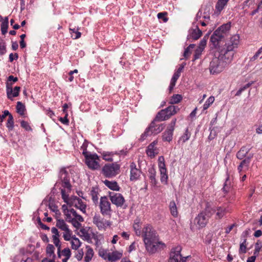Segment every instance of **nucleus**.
Instances as JSON below:
<instances>
[{"label":"nucleus","instance_id":"20","mask_svg":"<svg viewBox=\"0 0 262 262\" xmlns=\"http://www.w3.org/2000/svg\"><path fill=\"white\" fill-rule=\"evenodd\" d=\"M199 19L210 21L209 9L206 8L203 12L201 10H200L197 13L195 17L196 20H199Z\"/></svg>","mask_w":262,"mask_h":262},{"label":"nucleus","instance_id":"40","mask_svg":"<svg viewBox=\"0 0 262 262\" xmlns=\"http://www.w3.org/2000/svg\"><path fill=\"white\" fill-rule=\"evenodd\" d=\"M9 130H12L14 128V119L12 115H10L6 124Z\"/></svg>","mask_w":262,"mask_h":262},{"label":"nucleus","instance_id":"23","mask_svg":"<svg viewBox=\"0 0 262 262\" xmlns=\"http://www.w3.org/2000/svg\"><path fill=\"white\" fill-rule=\"evenodd\" d=\"M104 184L108 187L110 189L114 191H119L120 190V187L118 185V183L116 181H110L105 180L103 181Z\"/></svg>","mask_w":262,"mask_h":262},{"label":"nucleus","instance_id":"44","mask_svg":"<svg viewBox=\"0 0 262 262\" xmlns=\"http://www.w3.org/2000/svg\"><path fill=\"white\" fill-rule=\"evenodd\" d=\"M231 182L229 180V177L227 176L225 182L223 190L224 192H227L230 188Z\"/></svg>","mask_w":262,"mask_h":262},{"label":"nucleus","instance_id":"61","mask_svg":"<svg viewBox=\"0 0 262 262\" xmlns=\"http://www.w3.org/2000/svg\"><path fill=\"white\" fill-rule=\"evenodd\" d=\"M10 115H12L8 111L5 110L4 112V114L0 117L1 122H2L3 120L6 117V116H8V118L10 117Z\"/></svg>","mask_w":262,"mask_h":262},{"label":"nucleus","instance_id":"59","mask_svg":"<svg viewBox=\"0 0 262 262\" xmlns=\"http://www.w3.org/2000/svg\"><path fill=\"white\" fill-rule=\"evenodd\" d=\"M49 206L50 209L53 212L57 213V212L59 211V210L57 209V206L55 204H54L53 203H50Z\"/></svg>","mask_w":262,"mask_h":262},{"label":"nucleus","instance_id":"5","mask_svg":"<svg viewBox=\"0 0 262 262\" xmlns=\"http://www.w3.org/2000/svg\"><path fill=\"white\" fill-rule=\"evenodd\" d=\"M17 80L18 78L16 77H14L12 75H10L8 77V82L6 83V91L7 97L9 99L12 100L13 97H17L19 95L20 88L16 86L13 89V83L11 82L12 81L13 82H15L17 81Z\"/></svg>","mask_w":262,"mask_h":262},{"label":"nucleus","instance_id":"1","mask_svg":"<svg viewBox=\"0 0 262 262\" xmlns=\"http://www.w3.org/2000/svg\"><path fill=\"white\" fill-rule=\"evenodd\" d=\"M239 39L238 35H233L223 47L217 48L214 57L210 62L209 69L211 74L221 73L231 62L234 54V50L237 48Z\"/></svg>","mask_w":262,"mask_h":262},{"label":"nucleus","instance_id":"14","mask_svg":"<svg viewBox=\"0 0 262 262\" xmlns=\"http://www.w3.org/2000/svg\"><path fill=\"white\" fill-rule=\"evenodd\" d=\"M109 198L111 202L117 207H123L125 203V199L121 193L110 192Z\"/></svg>","mask_w":262,"mask_h":262},{"label":"nucleus","instance_id":"12","mask_svg":"<svg viewBox=\"0 0 262 262\" xmlns=\"http://www.w3.org/2000/svg\"><path fill=\"white\" fill-rule=\"evenodd\" d=\"M182 248L180 246H178L172 249L169 262H185L186 257H182L181 254Z\"/></svg>","mask_w":262,"mask_h":262},{"label":"nucleus","instance_id":"42","mask_svg":"<svg viewBox=\"0 0 262 262\" xmlns=\"http://www.w3.org/2000/svg\"><path fill=\"white\" fill-rule=\"evenodd\" d=\"M61 197L63 200L64 202L67 203V205H69L70 203L71 198H69L68 194H66V190L63 189L61 190Z\"/></svg>","mask_w":262,"mask_h":262},{"label":"nucleus","instance_id":"41","mask_svg":"<svg viewBox=\"0 0 262 262\" xmlns=\"http://www.w3.org/2000/svg\"><path fill=\"white\" fill-rule=\"evenodd\" d=\"M215 98L213 96L209 97L205 102L203 106V110H206L214 101Z\"/></svg>","mask_w":262,"mask_h":262},{"label":"nucleus","instance_id":"21","mask_svg":"<svg viewBox=\"0 0 262 262\" xmlns=\"http://www.w3.org/2000/svg\"><path fill=\"white\" fill-rule=\"evenodd\" d=\"M251 148L248 146H244L236 154V157L239 160L244 159L249 152Z\"/></svg>","mask_w":262,"mask_h":262},{"label":"nucleus","instance_id":"13","mask_svg":"<svg viewBox=\"0 0 262 262\" xmlns=\"http://www.w3.org/2000/svg\"><path fill=\"white\" fill-rule=\"evenodd\" d=\"M176 119L172 120L166 130L163 133L162 139L164 141L170 142L172 139L173 132L176 123Z\"/></svg>","mask_w":262,"mask_h":262},{"label":"nucleus","instance_id":"36","mask_svg":"<svg viewBox=\"0 0 262 262\" xmlns=\"http://www.w3.org/2000/svg\"><path fill=\"white\" fill-rule=\"evenodd\" d=\"M56 226L63 231L68 230V226L66 224L63 220H58L56 222Z\"/></svg>","mask_w":262,"mask_h":262},{"label":"nucleus","instance_id":"25","mask_svg":"<svg viewBox=\"0 0 262 262\" xmlns=\"http://www.w3.org/2000/svg\"><path fill=\"white\" fill-rule=\"evenodd\" d=\"M160 171V180L162 183L166 184L168 180V175L166 167L159 168Z\"/></svg>","mask_w":262,"mask_h":262},{"label":"nucleus","instance_id":"15","mask_svg":"<svg viewBox=\"0 0 262 262\" xmlns=\"http://www.w3.org/2000/svg\"><path fill=\"white\" fill-rule=\"evenodd\" d=\"M59 177L62 183V186L71 190V185L70 183V176L68 171L64 168H62L60 170Z\"/></svg>","mask_w":262,"mask_h":262},{"label":"nucleus","instance_id":"47","mask_svg":"<svg viewBox=\"0 0 262 262\" xmlns=\"http://www.w3.org/2000/svg\"><path fill=\"white\" fill-rule=\"evenodd\" d=\"M195 46L194 44H190L185 50L184 53V56L185 58H188L190 54V49H193Z\"/></svg>","mask_w":262,"mask_h":262},{"label":"nucleus","instance_id":"48","mask_svg":"<svg viewBox=\"0 0 262 262\" xmlns=\"http://www.w3.org/2000/svg\"><path fill=\"white\" fill-rule=\"evenodd\" d=\"M71 231L68 228V230L64 231L63 237L65 241H69L71 239Z\"/></svg>","mask_w":262,"mask_h":262},{"label":"nucleus","instance_id":"32","mask_svg":"<svg viewBox=\"0 0 262 262\" xmlns=\"http://www.w3.org/2000/svg\"><path fill=\"white\" fill-rule=\"evenodd\" d=\"M16 108L17 113L20 115L23 116L24 115L26 108L25 105L23 103L20 101H18L17 102Z\"/></svg>","mask_w":262,"mask_h":262},{"label":"nucleus","instance_id":"10","mask_svg":"<svg viewBox=\"0 0 262 262\" xmlns=\"http://www.w3.org/2000/svg\"><path fill=\"white\" fill-rule=\"evenodd\" d=\"M92 222L98 230L101 231L106 230V228L112 225L110 221L106 220L100 214L97 213L93 216Z\"/></svg>","mask_w":262,"mask_h":262},{"label":"nucleus","instance_id":"33","mask_svg":"<svg viewBox=\"0 0 262 262\" xmlns=\"http://www.w3.org/2000/svg\"><path fill=\"white\" fill-rule=\"evenodd\" d=\"M182 99V96L179 94H175L171 96L169 103L171 105L179 103Z\"/></svg>","mask_w":262,"mask_h":262},{"label":"nucleus","instance_id":"43","mask_svg":"<svg viewBox=\"0 0 262 262\" xmlns=\"http://www.w3.org/2000/svg\"><path fill=\"white\" fill-rule=\"evenodd\" d=\"M81 235L83 237V239L86 241H90L91 240V235L89 233L88 231L85 229H81L80 230Z\"/></svg>","mask_w":262,"mask_h":262},{"label":"nucleus","instance_id":"7","mask_svg":"<svg viewBox=\"0 0 262 262\" xmlns=\"http://www.w3.org/2000/svg\"><path fill=\"white\" fill-rule=\"evenodd\" d=\"M212 208L207 206L204 211H202L198 214L195 218L194 222L200 227H204L208 222L209 219L212 215L211 212Z\"/></svg>","mask_w":262,"mask_h":262},{"label":"nucleus","instance_id":"35","mask_svg":"<svg viewBox=\"0 0 262 262\" xmlns=\"http://www.w3.org/2000/svg\"><path fill=\"white\" fill-rule=\"evenodd\" d=\"M71 246L73 249L77 250L81 245V242L79 239L75 236L72 237Z\"/></svg>","mask_w":262,"mask_h":262},{"label":"nucleus","instance_id":"64","mask_svg":"<svg viewBox=\"0 0 262 262\" xmlns=\"http://www.w3.org/2000/svg\"><path fill=\"white\" fill-rule=\"evenodd\" d=\"M99 254L100 256L103 257L104 259H107V256L108 253L104 250H100L99 252Z\"/></svg>","mask_w":262,"mask_h":262},{"label":"nucleus","instance_id":"29","mask_svg":"<svg viewBox=\"0 0 262 262\" xmlns=\"http://www.w3.org/2000/svg\"><path fill=\"white\" fill-rule=\"evenodd\" d=\"M90 194L92 196V199L95 204H97L98 202V189L97 188L93 187L92 189L90 192Z\"/></svg>","mask_w":262,"mask_h":262},{"label":"nucleus","instance_id":"6","mask_svg":"<svg viewBox=\"0 0 262 262\" xmlns=\"http://www.w3.org/2000/svg\"><path fill=\"white\" fill-rule=\"evenodd\" d=\"M82 154L85 158V163L89 168L97 169L100 167L98 162L99 159L96 154H92L88 151L86 149L83 150Z\"/></svg>","mask_w":262,"mask_h":262},{"label":"nucleus","instance_id":"45","mask_svg":"<svg viewBox=\"0 0 262 262\" xmlns=\"http://www.w3.org/2000/svg\"><path fill=\"white\" fill-rule=\"evenodd\" d=\"M133 228L136 234L138 236H140L141 234V231L140 230L141 226L139 222H135L133 225Z\"/></svg>","mask_w":262,"mask_h":262},{"label":"nucleus","instance_id":"3","mask_svg":"<svg viewBox=\"0 0 262 262\" xmlns=\"http://www.w3.org/2000/svg\"><path fill=\"white\" fill-rule=\"evenodd\" d=\"M230 27V24H224L214 32L210 37V41L215 48L217 49L219 47H222L221 46V42L227 36Z\"/></svg>","mask_w":262,"mask_h":262},{"label":"nucleus","instance_id":"57","mask_svg":"<svg viewBox=\"0 0 262 262\" xmlns=\"http://www.w3.org/2000/svg\"><path fill=\"white\" fill-rule=\"evenodd\" d=\"M20 125L23 128H25L27 130H31V128L30 126L29 123L26 121H21L20 122Z\"/></svg>","mask_w":262,"mask_h":262},{"label":"nucleus","instance_id":"56","mask_svg":"<svg viewBox=\"0 0 262 262\" xmlns=\"http://www.w3.org/2000/svg\"><path fill=\"white\" fill-rule=\"evenodd\" d=\"M62 254L68 258H70L71 256V251L69 248H65L62 251Z\"/></svg>","mask_w":262,"mask_h":262},{"label":"nucleus","instance_id":"37","mask_svg":"<svg viewBox=\"0 0 262 262\" xmlns=\"http://www.w3.org/2000/svg\"><path fill=\"white\" fill-rule=\"evenodd\" d=\"M242 237H243V241L240 244L239 253H245L246 252V238L245 235H242Z\"/></svg>","mask_w":262,"mask_h":262},{"label":"nucleus","instance_id":"17","mask_svg":"<svg viewBox=\"0 0 262 262\" xmlns=\"http://www.w3.org/2000/svg\"><path fill=\"white\" fill-rule=\"evenodd\" d=\"M202 31L203 30L199 29L198 25H193L192 27L189 30L188 38L198 40L201 36Z\"/></svg>","mask_w":262,"mask_h":262},{"label":"nucleus","instance_id":"55","mask_svg":"<svg viewBox=\"0 0 262 262\" xmlns=\"http://www.w3.org/2000/svg\"><path fill=\"white\" fill-rule=\"evenodd\" d=\"M70 30L71 34L75 33L76 34L75 36L74 37V39H78L81 36V33L79 32L77 29H76L75 28L71 29L70 28Z\"/></svg>","mask_w":262,"mask_h":262},{"label":"nucleus","instance_id":"49","mask_svg":"<svg viewBox=\"0 0 262 262\" xmlns=\"http://www.w3.org/2000/svg\"><path fill=\"white\" fill-rule=\"evenodd\" d=\"M167 13L166 12L159 13L157 15V17L159 19H162L164 23L168 21V18L166 17Z\"/></svg>","mask_w":262,"mask_h":262},{"label":"nucleus","instance_id":"51","mask_svg":"<svg viewBox=\"0 0 262 262\" xmlns=\"http://www.w3.org/2000/svg\"><path fill=\"white\" fill-rule=\"evenodd\" d=\"M203 51V50L202 49L197 48L195 51L193 59L192 60L194 61V60L199 59Z\"/></svg>","mask_w":262,"mask_h":262},{"label":"nucleus","instance_id":"9","mask_svg":"<svg viewBox=\"0 0 262 262\" xmlns=\"http://www.w3.org/2000/svg\"><path fill=\"white\" fill-rule=\"evenodd\" d=\"M120 166L117 163L105 164L102 168V173L107 178H113L119 173Z\"/></svg>","mask_w":262,"mask_h":262},{"label":"nucleus","instance_id":"24","mask_svg":"<svg viewBox=\"0 0 262 262\" xmlns=\"http://www.w3.org/2000/svg\"><path fill=\"white\" fill-rule=\"evenodd\" d=\"M253 157V154L250 155L246 159H244L239 164L237 167L238 171L240 172L242 171L244 167H248L250 163L251 158Z\"/></svg>","mask_w":262,"mask_h":262},{"label":"nucleus","instance_id":"39","mask_svg":"<svg viewBox=\"0 0 262 262\" xmlns=\"http://www.w3.org/2000/svg\"><path fill=\"white\" fill-rule=\"evenodd\" d=\"M190 137V133L188 131V129L187 128L185 130V133L183 136L181 137L179 140V142H182V143H185L189 139Z\"/></svg>","mask_w":262,"mask_h":262},{"label":"nucleus","instance_id":"22","mask_svg":"<svg viewBox=\"0 0 262 262\" xmlns=\"http://www.w3.org/2000/svg\"><path fill=\"white\" fill-rule=\"evenodd\" d=\"M107 256L108 260L114 261L120 259L122 256V253L118 251H114L112 253H108Z\"/></svg>","mask_w":262,"mask_h":262},{"label":"nucleus","instance_id":"19","mask_svg":"<svg viewBox=\"0 0 262 262\" xmlns=\"http://www.w3.org/2000/svg\"><path fill=\"white\" fill-rule=\"evenodd\" d=\"M216 212L215 219L220 220L222 219L228 212V210L222 206L216 207L215 209L212 208L211 212L212 214Z\"/></svg>","mask_w":262,"mask_h":262},{"label":"nucleus","instance_id":"53","mask_svg":"<svg viewBox=\"0 0 262 262\" xmlns=\"http://www.w3.org/2000/svg\"><path fill=\"white\" fill-rule=\"evenodd\" d=\"M112 156L113 154L111 152H104L103 154V159L108 161H113Z\"/></svg>","mask_w":262,"mask_h":262},{"label":"nucleus","instance_id":"46","mask_svg":"<svg viewBox=\"0 0 262 262\" xmlns=\"http://www.w3.org/2000/svg\"><path fill=\"white\" fill-rule=\"evenodd\" d=\"M208 38V35H206L200 41L199 46L198 48L204 50L205 47L206 46L207 40Z\"/></svg>","mask_w":262,"mask_h":262},{"label":"nucleus","instance_id":"62","mask_svg":"<svg viewBox=\"0 0 262 262\" xmlns=\"http://www.w3.org/2000/svg\"><path fill=\"white\" fill-rule=\"evenodd\" d=\"M68 114L66 113L65 116L63 118L60 117L59 120L64 124L68 125L69 121L67 118Z\"/></svg>","mask_w":262,"mask_h":262},{"label":"nucleus","instance_id":"58","mask_svg":"<svg viewBox=\"0 0 262 262\" xmlns=\"http://www.w3.org/2000/svg\"><path fill=\"white\" fill-rule=\"evenodd\" d=\"M83 256V252L82 250H78L75 255V257L78 260H81Z\"/></svg>","mask_w":262,"mask_h":262},{"label":"nucleus","instance_id":"16","mask_svg":"<svg viewBox=\"0 0 262 262\" xmlns=\"http://www.w3.org/2000/svg\"><path fill=\"white\" fill-rule=\"evenodd\" d=\"M71 201L69 204L70 206H74L79 209L82 212L86 211V205L83 203L82 201L76 196H72Z\"/></svg>","mask_w":262,"mask_h":262},{"label":"nucleus","instance_id":"31","mask_svg":"<svg viewBox=\"0 0 262 262\" xmlns=\"http://www.w3.org/2000/svg\"><path fill=\"white\" fill-rule=\"evenodd\" d=\"M229 0H218L215 5L216 10L220 12L227 4Z\"/></svg>","mask_w":262,"mask_h":262},{"label":"nucleus","instance_id":"18","mask_svg":"<svg viewBox=\"0 0 262 262\" xmlns=\"http://www.w3.org/2000/svg\"><path fill=\"white\" fill-rule=\"evenodd\" d=\"M130 180L131 181L137 180L140 176V174L141 173V170L137 168V166L134 162H132L130 164Z\"/></svg>","mask_w":262,"mask_h":262},{"label":"nucleus","instance_id":"50","mask_svg":"<svg viewBox=\"0 0 262 262\" xmlns=\"http://www.w3.org/2000/svg\"><path fill=\"white\" fill-rule=\"evenodd\" d=\"M156 150V148H151L147 147V149H146V154L149 157H150L151 158L154 157L157 154Z\"/></svg>","mask_w":262,"mask_h":262},{"label":"nucleus","instance_id":"30","mask_svg":"<svg viewBox=\"0 0 262 262\" xmlns=\"http://www.w3.org/2000/svg\"><path fill=\"white\" fill-rule=\"evenodd\" d=\"M169 207L171 214L174 217H177L178 216V212L176 203L174 201H172L170 202Z\"/></svg>","mask_w":262,"mask_h":262},{"label":"nucleus","instance_id":"26","mask_svg":"<svg viewBox=\"0 0 262 262\" xmlns=\"http://www.w3.org/2000/svg\"><path fill=\"white\" fill-rule=\"evenodd\" d=\"M148 171L149 173V178L150 180V183L152 185H156L157 184V180L156 179V171L155 169L153 167L149 168L148 169Z\"/></svg>","mask_w":262,"mask_h":262},{"label":"nucleus","instance_id":"4","mask_svg":"<svg viewBox=\"0 0 262 262\" xmlns=\"http://www.w3.org/2000/svg\"><path fill=\"white\" fill-rule=\"evenodd\" d=\"M180 110L178 106L171 105L165 109L159 111L156 116V120L165 121L169 119L172 116L174 115Z\"/></svg>","mask_w":262,"mask_h":262},{"label":"nucleus","instance_id":"63","mask_svg":"<svg viewBox=\"0 0 262 262\" xmlns=\"http://www.w3.org/2000/svg\"><path fill=\"white\" fill-rule=\"evenodd\" d=\"M79 222L80 221H78L77 220H73L71 223L72 224L74 227L78 229L81 226V224L79 223Z\"/></svg>","mask_w":262,"mask_h":262},{"label":"nucleus","instance_id":"38","mask_svg":"<svg viewBox=\"0 0 262 262\" xmlns=\"http://www.w3.org/2000/svg\"><path fill=\"white\" fill-rule=\"evenodd\" d=\"M53 243L55 244V245L58 248V251L57 254L58 257H60L61 254H60V247L61 245L60 244V241L59 239V236H57L56 235H53Z\"/></svg>","mask_w":262,"mask_h":262},{"label":"nucleus","instance_id":"8","mask_svg":"<svg viewBox=\"0 0 262 262\" xmlns=\"http://www.w3.org/2000/svg\"><path fill=\"white\" fill-rule=\"evenodd\" d=\"M159 120H156V117L151 122L150 125L146 129V131L142 135L143 137L151 135L152 134L156 135L161 132L164 128L163 124H157V122H161Z\"/></svg>","mask_w":262,"mask_h":262},{"label":"nucleus","instance_id":"52","mask_svg":"<svg viewBox=\"0 0 262 262\" xmlns=\"http://www.w3.org/2000/svg\"><path fill=\"white\" fill-rule=\"evenodd\" d=\"M54 247L51 244H49L46 248V252L50 255L54 254Z\"/></svg>","mask_w":262,"mask_h":262},{"label":"nucleus","instance_id":"2","mask_svg":"<svg viewBox=\"0 0 262 262\" xmlns=\"http://www.w3.org/2000/svg\"><path fill=\"white\" fill-rule=\"evenodd\" d=\"M143 241L147 251L155 253L164 246L161 242H159L158 236L151 226L147 225L142 230Z\"/></svg>","mask_w":262,"mask_h":262},{"label":"nucleus","instance_id":"27","mask_svg":"<svg viewBox=\"0 0 262 262\" xmlns=\"http://www.w3.org/2000/svg\"><path fill=\"white\" fill-rule=\"evenodd\" d=\"M86 251L84 257V262H90L94 256V251L92 248L87 246L86 247Z\"/></svg>","mask_w":262,"mask_h":262},{"label":"nucleus","instance_id":"54","mask_svg":"<svg viewBox=\"0 0 262 262\" xmlns=\"http://www.w3.org/2000/svg\"><path fill=\"white\" fill-rule=\"evenodd\" d=\"M158 166H159V168H162V167H166L165 164L164 158L163 156H160L158 158Z\"/></svg>","mask_w":262,"mask_h":262},{"label":"nucleus","instance_id":"28","mask_svg":"<svg viewBox=\"0 0 262 262\" xmlns=\"http://www.w3.org/2000/svg\"><path fill=\"white\" fill-rule=\"evenodd\" d=\"M180 74L177 73V72H175L171 79V81H170V85H169V93H171L172 92V91L173 90V88L174 86H175L176 85V83L178 80V79L179 78V77L180 76Z\"/></svg>","mask_w":262,"mask_h":262},{"label":"nucleus","instance_id":"34","mask_svg":"<svg viewBox=\"0 0 262 262\" xmlns=\"http://www.w3.org/2000/svg\"><path fill=\"white\" fill-rule=\"evenodd\" d=\"M1 31L2 34L4 35L7 32V29L8 27V17H6L2 23L1 25Z\"/></svg>","mask_w":262,"mask_h":262},{"label":"nucleus","instance_id":"60","mask_svg":"<svg viewBox=\"0 0 262 262\" xmlns=\"http://www.w3.org/2000/svg\"><path fill=\"white\" fill-rule=\"evenodd\" d=\"M196 20L198 22L197 24L198 25L200 24L203 27L207 26L210 23V21H206L205 20L202 19H199V20Z\"/></svg>","mask_w":262,"mask_h":262},{"label":"nucleus","instance_id":"11","mask_svg":"<svg viewBox=\"0 0 262 262\" xmlns=\"http://www.w3.org/2000/svg\"><path fill=\"white\" fill-rule=\"evenodd\" d=\"M99 208L103 216H111L112 210L111 204L106 196H102L100 200Z\"/></svg>","mask_w":262,"mask_h":262}]
</instances>
